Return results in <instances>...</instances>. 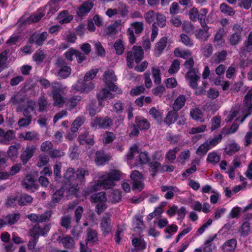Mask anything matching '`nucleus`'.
Returning a JSON list of instances; mask_svg holds the SVG:
<instances>
[{
	"label": "nucleus",
	"instance_id": "1",
	"mask_svg": "<svg viewBox=\"0 0 252 252\" xmlns=\"http://www.w3.org/2000/svg\"><path fill=\"white\" fill-rule=\"evenodd\" d=\"M88 175V171L82 168L78 169L76 173L73 168H68L64 175V188L71 194H75L78 190V185L85 182V177Z\"/></svg>",
	"mask_w": 252,
	"mask_h": 252
},
{
	"label": "nucleus",
	"instance_id": "2",
	"mask_svg": "<svg viewBox=\"0 0 252 252\" xmlns=\"http://www.w3.org/2000/svg\"><path fill=\"white\" fill-rule=\"evenodd\" d=\"M120 179V173L117 170L105 172L99 176V179L91 184L92 191H96L101 188L108 189L115 185L114 182Z\"/></svg>",
	"mask_w": 252,
	"mask_h": 252
},
{
	"label": "nucleus",
	"instance_id": "3",
	"mask_svg": "<svg viewBox=\"0 0 252 252\" xmlns=\"http://www.w3.org/2000/svg\"><path fill=\"white\" fill-rule=\"evenodd\" d=\"M149 159L147 153L146 152H139L135 145L129 148L126 155L127 162L131 168L146 164L148 162Z\"/></svg>",
	"mask_w": 252,
	"mask_h": 252
},
{
	"label": "nucleus",
	"instance_id": "4",
	"mask_svg": "<svg viewBox=\"0 0 252 252\" xmlns=\"http://www.w3.org/2000/svg\"><path fill=\"white\" fill-rule=\"evenodd\" d=\"M50 229V225L49 224H45L43 226H41L39 224L35 225L29 232L31 238L28 244V248L30 249H33L37 243L39 235L44 236L49 231Z\"/></svg>",
	"mask_w": 252,
	"mask_h": 252
},
{
	"label": "nucleus",
	"instance_id": "5",
	"mask_svg": "<svg viewBox=\"0 0 252 252\" xmlns=\"http://www.w3.org/2000/svg\"><path fill=\"white\" fill-rule=\"evenodd\" d=\"M51 87L54 105L58 107L63 106L65 100L61 93L63 94L66 91V87L59 82L52 83Z\"/></svg>",
	"mask_w": 252,
	"mask_h": 252
},
{
	"label": "nucleus",
	"instance_id": "6",
	"mask_svg": "<svg viewBox=\"0 0 252 252\" xmlns=\"http://www.w3.org/2000/svg\"><path fill=\"white\" fill-rule=\"evenodd\" d=\"M144 53L140 46H134L131 51L127 53L126 62L128 66L132 68L134 66V61L138 63L143 58Z\"/></svg>",
	"mask_w": 252,
	"mask_h": 252
},
{
	"label": "nucleus",
	"instance_id": "7",
	"mask_svg": "<svg viewBox=\"0 0 252 252\" xmlns=\"http://www.w3.org/2000/svg\"><path fill=\"white\" fill-rule=\"evenodd\" d=\"M94 88V83L91 81L88 82L78 81L76 84L72 86L71 92L75 93L77 92H80L83 93L88 94L93 90Z\"/></svg>",
	"mask_w": 252,
	"mask_h": 252
},
{
	"label": "nucleus",
	"instance_id": "8",
	"mask_svg": "<svg viewBox=\"0 0 252 252\" xmlns=\"http://www.w3.org/2000/svg\"><path fill=\"white\" fill-rule=\"evenodd\" d=\"M105 193L104 192H100L98 193H95L91 196L92 201L96 203V211L97 214H100L104 209L106 208L105 202L106 201Z\"/></svg>",
	"mask_w": 252,
	"mask_h": 252
},
{
	"label": "nucleus",
	"instance_id": "9",
	"mask_svg": "<svg viewBox=\"0 0 252 252\" xmlns=\"http://www.w3.org/2000/svg\"><path fill=\"white\" fill-rule=\"evenodd\" d=\"M207 13L208 10L206 8H202L199 12L196 8L193 7L189 11V15L192 21H196L198 20L200 23H203Z\"/></svg>",
	"mask_w": 252,
	"mask_h": 252
},
{
	"label": "nucleus",
	"instance_id": "10",
	"mask_svg": "<svg viewBox=\"0 0 252 252\" xmlns=\"http://www.w3.org/2000/svg\"><path fill=\"white\" fill-rule=\"evenodd\" d=\"M130 25L132 29L129 28L127 30V33L130 42L133 44L135 41V36L133 29L134 30L136 33H141L144 29V23L142 22H135L132 23Z\"/></svg>",
	"mask_w": 252,
	"mask_h": 252
},
{
	"label": "nucleus",
	"instance_id": "11",
	"mask_svg": "<svg viewBox=\"0 0 252 252\" xmlns=\"http://www.w3.org/2000/svg\"><path fill=\"white\" fill-rule=\"evenodd\" d=\"M132 181V189L138 191L141 190L144 188V183L142 175L137 170H134L130 175Z\"/></svg>",
	"mask_w": 252,
	"mask_h": 252
},
{
	"label": "nucleus",
	"instance_id": "12",
	"mask_svg": "<svg viewBox=\"0 0 252 252\" xmlns=\"http://www.w3.org/2000/svg\"><path fill=\"white\" fill-rule=\"evenodd\" d=\"M117 77L114 74L113 70L106 71L104 74V81L107 87L113 92L117 90V87L114 84V82L116 81Z\"/></svg>",
	"mask_w": 252,
	"mask_h": 252
},
{
	"label": "nucleus",
	"instance_id": "13",
	"mask_svg": "<svg viewBox=\"0 0 252 252\" xmlns=\"http://www.w3.org/2000/svg\"><path fill=\"white\" fill-rule=\"evenodd\" d=\"M113 123L112 120L107 117L104 118H96L91 122V126L95 128H107Z\"/></svg>",
	"mask_w": 252,
	"mask_h": 252
},
{
	"label": "nucleus",
	"instance_id": "14",
	"mask_svg": "<svg viewBox=\"0 0 252 252\" xmlns=\"http://www.w3.org/2000/svg\"><path fill=\"white\" fill-rule=\"evenodd\" d=\"M234 33L228 38L229 43L232 45H236L239 43L242 38V28L240 25H235L233 28Z\"/></svg>",
	"mask_w": 252,
	"mask_h": 252
},
{
	"label": "nucleus",
	"instance_id": "15",
	"mask_svg": "<svg viewBox=\"0 0 252 252\" xmlns=\"http://www.w3.org/2000/svg\"><path fill=\"white\" fill-rule=\"evenodd\" d=\"M36 148L35 146H27L23 150L20 158L23 164H26L29 159L33 156Z\"/></svg>",
	"mask_w": 252,
	"mask_h": 252
},
{
	"label": "nucleus",
	"instance_id": "16",
	"mask_svg": "<svg viewBox=\"0 0 252 252\" xmlns=\"http://www.w3.org/2000/svg\"><path fill=\"white\" fill-rule=\"evenodd\" d=\"M187 79L189 80V85L192 89H196L198 84L197 81L200 76L199 73L193 69L189 71L187 74Z\"/></svg>",
	"mask_w": 252,
	"mask_h": 252
},
{
	"label": "nucleus",
	"instance_id": "17",
	"mask_svg": "<svg viewBox=\"0 0 252 252\" xmlns=\"http://www.w3.org/2000/svg\"><path fill=\"white\" fill-rule=\"evenodd\" d=\"M114 97V94L105 88L101 90L97 95L99 104L101 106H104L106 104L107 99L112 98Z\"/></svg>",
	"mask_w": 252,
	"mask_h": 252
},
{
	"label": "nucleus",
	"instance_id": "18",
	"mask_svg": "<svg viewBox=\"0 0 252 252\" xmlns=\"http://www.w3.org/2000/svg\"><path fill=\"white\" fill-rule=\"evenodd\" d=\"M23 186L27 190L34 192L38 189V185L33 178L30 175L27 176L22 181Z\"/></svg>",
	"mask_w": 252,
	"mask_h": 252
},
{
	"label": "nucleus",
	"instance_id": "19",
	"mask_svg": "<svg viewBox=\"0 0 252 252\" xmlns=\"http://www.w3.org/2000/svg\"><path fill=\"white\" fill-rule=\"evenodd\" d=\"M111 216L109 213H107L101 219L100 227L103 233H108L111 230Z\"/></svg>",
	"mask_w": 252,
	"mask_h": 252
},
{
	"label": "nucleus",
	"instance_id": "20",
	"mask_svg": "<svg viewBox=\"0 0 252 252\" xmlns=\"http://www.w3.org/2000/svg\"><path fill=\"white\" fill-rule=\"evenodd\" d=\"M202 27V29L198 30L195 33V36L202 40H206L210 36V34L208 32V27L206 25L205 21L203 23H200Z\"/></svg>",
	"mask_w": 252,
	"mask_h": 252
},
{
	"label": "nucleus",
	"instance_id": "21",
	"mask_svg": "<svg viewBox=\"0 0 252 252\" xmlns=\"http://www.w3.org/2000/svg\"><path fill=\"white\" fill-rule=\"evenodd\" d=\"M161 190L162 192H166L164 197L166 199H171L174 196V194L179 191L178 189L175 186H162Z\"/></svg>",
	"mask_w": 252,
	"mask_h": 252
},
{
	"label": "nucleus",
	"instance_id": "22",
	"mask_svg": "<svg viewBox=\"0 0 252 252\" xmlns=\"http://www.w3.org/2000/svg\"><path fill=\"white\" fill-rule=\"evenodd\" d=\"M110 159V156L105 153L103 151H97L95 153L94 161L98 165H101L108 161Z\"/></svg>",
	"mask_w": 252,
	"mask_h": 252
},
{
	"label": "nucleus",
	"instance_id": "23",
	"mask_svg": "<svg viewBox=\"0 0 252 252\" xmlns=\"http://www.w3.org/2000/svg\"><path fill=\"white\" fill-rule=\"evenodd\" d=\"M23 114L25 117L32 116L36 115V103L33 101H29L28 102L27 107L23 111Z\"/></svg>",
	"mask_w": 252,
	"mask_h": 252
},
{
	"label": "nucleus",
	"instance_id": "24",
	"mask_svg": "<svg viewBox=\"0 0 252 252\" xmlns=\"http://www.w3.org/2000/svg\"><path fill=\"white\" fill-rule=\"evenodd\" d=\"M93 6V3L91 1L85 2L78 9L77 14L79 16H83L89 12Z\"/></svg>",
	"mask_w": 252,
	"mask_h": 252
},
{
	"label": "nucleus",
	"instance_id": "25",
	"mask_svg": "<svg viewBox=\"0 0 252 252\" xmlns=\"http://www.w3.org/2000/svg\"><path fill=\"white\" fill-rule=\"evenodd\" d=\"M135 124L140 130H145L149 128L150 125L147 119L142 117H136L135 121Z\"/></svg>",
	"mask_w": 252,
	"mask_h": 252
},
{
	"label": "nucleus",
	"instance_id": "26",
	"mask_svg": "<svg viewBox=\"0 0 252 252\" xmlns=\"http://www.w3.org/2000/svg\"><path fill=\"white\" fill-rule=\"evenodd\" d=\"M48 33L47 32H43L41 34H34L31 37V40L38 45H41L47 39Z\"/></svg>",
	"mask_w": 252,
	"mask_h": 252
},
{
	"label": "nucleus",
	"instance_id": "27",
	"mask_svg": "<svg viewBox=\"0 0 252 252\" xmlns=\"http://www.w3.org/2000/svg\"><path fill=\"white\" fill-rule=\"evenodd\" d=\"M190 115L191 117L197 122L203 123L204 121L203 114L198 108H194L190 110Z\"/></svg>",
	"mask_w": 252,
	"mask_h": 252
},
{
	"label": "nucleus",
	"instance_id": "28",
	"mask_svg": "<svg viewBox=\"0 0 252 252\" xmlns=\"http://www.w3.org/2000/svg\"><path fill=\"white\" fill-rule=\"evenodd\" d=\"M59 240H60V242H61L65 248H73L75 244L74 239L68 235L60 237Z\"/></svg>",
	"mask_w": 252,
	"mask_h": 252
},
{
	"label": "nucleus",
	"instance_id": "29",
	"mask_svg": "<svg viewBox=\"0 0 252 252\" xmlns=\"http://www.w3.org/2000/svg\"><path fill=\"white\" fill-rule=\"evenodd\" d=\"M225 32L223 28H220L218 30L214 37V42L217 45H220L224 43L223 37L225 34Z\"/></svg>",
	"mask_w": 252,
	"mask_h": 252
},
{
	"label": "nucleus",
	"instance_id": "30",
	"mask_svg": "<svg viewBox=\"0 0 252 252\" xmlns=\"http://www.w3.org/2000/svg\"><path fill=\"white\" fill-rule=\"evenodd\" d=\"M15 133L13 130H9L4 133L3 138L0 140L2 144L7 145L9 141L15 138Z\"/></svg>",
	"mask_w": 252,
	"mask_h": 252
},
{
	"label": "nucleus",
	"instance_id": "31",
	"mask_svg": "<svg viewBox=\"0 0 252 252\" xmlns=\"http://www.w3.org/2000/svg\"><path fill=\"white\" fill-rule=\"evenodd\" d=\"M19 138H22L25 140H37L39 139L38 134L35 131H28L25 133L19 134Z\"/></svg>",
	"mask_w": 252,
	"mask_h": 252
},
{
	"label": "nucleus",
	"instance_id": "32",
	"mask_svg": "<svg viewBox=\"0 0 252 252\" xmlns=\"http://www.w3.org/2000/svg\"><path fill=\"white\" fill-rule=\"evenodd\" d=\"M73 19L72 15L69 14L67 11L64 10L61 13L58 17V19L60 23H68Z\"/></svg>",
	"mask_w": 252,
	"mask_h": 252
},
{
	"label": "nucleus",
	"instance_id": "33",
	"mask_svg": "<svg viewBox=\"0 0 252 252\" xmlns=\"http://www.w3.org/2000/svg\"><path fill=\"white\" fill-rule=\"evenodd\" d=\"M149 170L152 173L153 176H154L156 173L158 171H164V169L162 167V166L158 161H153L151 162Z\"/></svg>",
	"mask_w": 252,
	"mask_h": 252
},
{
	"label": "nucleus",
	"instance_id": "34",
	"mask_svg": "<svg viewBox=\"0 0 252 252\" xmlns=\"http://www.w3.org/2000/svg\"><path fill=\"white\" fill-rule=\"evenodd\" d=\"M220 155L216 152L213 151L208 154L206 161L209 163L215 165L220 161Z\"/></svg>",
	"mask_w": 252,
	"mask_h": 252
},
{
	"label": "nucleus",
	"instance_id": "35",
	"mask_svg": "<svg viewBox=\"0 0 252 252\" xmlns=\"http://www.w3.org/2000/svg\"><path fill=\"white\" fill-rule=\"evenodd\" d=\"M186 97L184 95H179L175 100L173 104V109L178 111L181 109L185 105Z\"/></svg>",
	"mask_w": 252,
	"mask_h": 252
},
{
	"label": "nucleus",
	"instance_id": "36",
	"mask_svg": "<svg viewBox=\"0 0 252 252\" xmlns=\"http://www.w3.org/2000/svg\"><path fill=\"white\" fill-rule=\"evenodd\" d=\"M244 102L246 110H252V90H250L245 95Z\"/></svg>",
	"mask_w": 252,
	"mask_h": 252
},
{
	"label": "nucleus",
	"instance_id": "37",
	"mask_svg": "<svg viewBox=\"0 0 252 252\" xmlns=\"http://www.w3.org/2000/svg\"><path fill=\"white\" fill-rule=\"evenodd\" d=\"M33 200L32 197L27 194H22L18 199V204L20 205H28Z\"/></svg>",
	"mask_w": 252,
	"mask_h": 252
},
{
	"label": "nucleus",
	"instance_id": "38",
	"mask_svg": "<svg viewBox=\"0 0 252 252\" xmlns=\"http://www.w3.org/2000/svg\"><path fill=\"white\" fill-rule=\"evenodd\" d=\"M236 240L234 239H232L225 242L221 246V248L225 251H231L236 248Z\"/></svg>",
	"mask_w": 252,
	"mask_h": 252
},
{
	"label": "nucleus",
	"instance_id": "39",
	"mask_svg": "<svg viewBox=\"0 0 252 252\" xmlns=\"http://www.w3.org/2000/svg\"><path fill=\"white\" fill-rule=\"evenodd\" d=\"M174 55L176 57H179L185 59H187L191 56V52L189 50H183L178 48L174 50Z\"/></svg>",
	"mask_w": 252,
	"mask_h": 252
},
{
	"label": "nucleus",
	"instance_id": "40",
	"mask_svg": "<svg viewBox=\"0 0 252 252\" xmlns=\"http://www.w3.org/2000/svg\"><path fill=\"white\" fill-rule=\"evenodd\" d=\"M85 121L84 118L83 117H77L73 121L71 127V130L72 132H77L79 128L84 124Z\"/></svg>",
	"mask_w": 252,
	"mask_h": 252
},
{
	"label": "nucleus",
	"instance_id": "41",
	"mask_svg": "<svg viewBox=\"0 0 252 252\" xmlns=\"http://www.w3.org/2000/svg\"><path fill=\"white\" fill-rule=\"evenodd\" d=\"M226 56L225 51H221L215 54L212 58L213 63L218 64L220 62L224 61Z\"/></svg>",
	"mask_w": 252,
	"mask_h": 252
},
{
	"label": "nucleus",
	"instance_id": "42",
	"mask_svg": "<svg viewBox=\"0 0 252 252\" xmlns=\"http://www.w3.org/2000/svg\"><path fill=\"white\" fill-rule=\"evenodd\" d=\"M19 149V145L10 146L8 150V156L12 159H15L18 156V150Z\"/></svg>",
	"mask_w": 252,
	"mask_h": 252
},
{
	"label": "nucleus",
	"instance_id": "43",
	"mask_svg": "<svg viewBox=\"0 0 252 252\" xmlns=\"http://www.w3.org/2000/svg\"><path fill=\"white\" fill-rule=\"evenodd\" d=\"M223 135L224 134L221 132L218 135L215 136L213 139L206 141L211 149L220 142Z\"/></svg>",
	"mask_w": 252,
	"mask_h": 252
},
{
	"label": "nucleus",
	"instance_id": "44",
	"mask_svg": "<svg viewBox=\"0 0 252 252\" xmlns=\"http://www.w3.org/2000/svg\"><path fill=\"white\" fill-rule=\"evenodd\" d=\"M199 164V161L198 160H193L191 164V167L183 173V177H187L189 175L195 172L197 170L196 166Z\"/></svg>",
	"mask_w": 252,
	"mask_h": 252
},
{
	"label": "nucleus",
	"instance_id": "45",
	"mask_svg": "<svg viewBox=\"0 0 252 252\" xmlns=\"http://www.w3.org/2000/svg\"><path fill=\"white\" fill-rule=\"evenodd\" d=\"M44 15V10L43 9H40L29 17V21L32 22H37L39 21Z\"/></svg>",
	"mask_w": 252,
	"mask_h": 252
},
{
	"label": "nucleus",
	"instance_id": "46",
	"mask_svg": "<svg viewBox=\"0 0 252 252\" xmlns=\"http://www.w3.org/2000/svg\"><path fill=\"white\" fill-rule=\"evenodd\" d=\"M158 12L153 10H149L144 14V17L145 21L149 24L153 23L156 20Z\"/></svg>",
	"mask_w": 252,
	"mask_h": 252
},
{
	"label": "nucleus",
	"instance_id": "47",
	"mask_svg": "<svg viewBox=\"0 0 252 252\" xmlns=\"http://www.w3.org/2000/svg\"><path fill=\"white\" fill-rule=\"evenodd\" d=\"M210 149L211 148L206 141L197 148L196 154L199 156H204Z\"/></svg>",
	"mask_w": 252,
	"mask_h": 252
},
{
	"label": "nucleus",
	"instance_id": "48",
	"mask_svg": "<svg viewBox=\"0 0 252 252\" xmlns=\"http://www.w3.org/2000/svg\"><path fill=\"white\" fill-rule=\"evenodd\" d=\"M39 106L38 110L39 112L46 111L48 107L50 105L47 99L44 97H41L38 100Z\"/></svg>",
	"mask_w": 252,
	"mask_h": 252
},
{
	"label": "nucleus",
	"instance_id": "49",
	"mask_svg": "<svg viewBox=\"0 0 252 252\" xmlns=\"http://www.w3.org/2000/svg\"><path fill=\"white\" fill-rule=\"evenodd\" d=\"M20 214L19 213H14L10 214L7 216L5 218V221H6V224H13L15 223L20 218Z\"/></svg>",
	"mask_w": 252,
	"mask_h": 252
},
{
	"label": "nucleus",
	"instance_id": "50",
	"mask_svg": "<svg viewBox=\"0 0 252 252\" xmlns=\"http://www.w3.org/2000/svg\"><path fill=\"white\" fill-rule=\"evenodd\" d=\"M178 114L175 112H169L164 120V122L168 125H170L174 123L177 118Z\"/></svg>",
	"mask_w": 252,
	"mask_h": 252
},
{
	"label": "nucleus",
	"instance_id": "51",
	"mask_svg": "<svg viewBox=\"0 0 252 252\" xmlns=\"http://www.w3.org/2000/svg\"><path fill=\"white\" fill-rule=\"evenodd\" d=\"M64 188H62L57 190L53 195L52 201L53 203L59 202L63 197Z\"/></svg>",
	"mask_w": 252,
	"mask_h": 252
},
{
	"label": "nucleus",
	"instance_id": "52",
	"mask_svg": "<svg viewBox=\"0 0 252 252\" xmlns=\"http://www.w3.org/2000/svg\"><path fill=\"white\" fill-rule=\"evenodd\" d=\"M71 68L67 66L62 67L59 71L58 76L62 78H66L69 76L71 73Z\"/></svg>",
	"mask_w": 252,
	"mask_h": 252
},
{
	"label": "nucleus",
	"instance_id": "53",
	"mask_svg": "<svg viewBox=\"0 0 252 252\" xmlns=\"http://www.w3.org/2000/svg\"><path fill=\"white\" fill-rule=\"evenodd\" d=\"M115 135L112 132L109 131H106L104 134L102 142L104 145L109 144L115 139Z\"/></svg>",
	"mask_w": 252,
	"mask_h": 252
},
{
	"label": "nucleus",
	"instance_id": "54",
	"mask_svg": "<svg viewBox=\"0 0 252 252\" xmlns=\"http://www.w3.org/2000/svg\"><path fill=\"white\" fill-rule=\"evenodd\" d=\"M47 6L49 7V11L47 12V15H52L59 10L60 6L58 2L52 0L50 3Z\"/></svg>",
	"mask_w": 252,
	"mask_h": 252
},
{
	"label": "nucleus",
	"instance_id": "55",
	"mask_svg": "<svg viewBox=\"0 0 252 252\" xmlns=\"http://www.w3.org/2000/svg\"><path fill=\"white\" fill-rule=\"evenodd\" d=\"M178 229V226L175 224H173L168 226L165 230V232L168 234L165 237L166 238L170 239L172 235L177 232Z\"/></svg>",
	"mask_w": 252,
	"mask_h": 252
},
{
	"label": "nucleus",
	"instance_id": "56",
	"mask_svg": "<svg viewBox=\"0 0 252 252\" xmlns=\"http://www.w3.org/2000/svg\"><path fill=\"white\" fill-rule=\"evenodd\" d=\"M179 147H175L172 149H170L166 155V157L168 160L171 162L173 161L176 158V154L179 151Z\"/></svg>",
	"mask_w": 252,
	"mask_h": 252
},
{
	"label": "nucleus",
	"instance_id": "57",
	"mask_svg": "<svg viewBox=\"0 0 252 252\" xmlns=\"http://www.w3.org/2000/svg\"><path fill=\"white\" fill-rule=\"evenodd\" d=\"M98 72V69L94 68L87 72L84 78L85 82H89L90 81L93 80L95 77Z\"/></svg>",
	"mask_w": 252,
	"mask_h": 252
},
{
	"label": "nucleus",
	"instance_id": "58",
	"mask_svg": "<svg viewBox=\"0 0 252 252\" xmlns=\"http://www.w3.org/2000/svg\"><path fill=\"white\" fill-rule=\"evenodd\" d=\"M167 38L162 37L161 38L158 42L157 44L155 50L158 52V53L160 54L163 50L165 48L167 43Z\"/></svg>",
	"mask_w": 252,
	"mask_h": 252
},
{
	"label": "nucleus",
	"instance_id": "59",
	"mask_svg": "<svg viewBox=\"0 0 252 252\" xmlns=\"http://www.w3.org/2000/svg\"><path fill=\"white\" fill-rule=\"evenodd\" d=\"M220 9L221 12L227 14L229 16L233 15L235 13V11L232 8L229 7L225 3H222L220 4Z\"/></svg>",
	"mask_w": 252,
	"mask_h": 252
},
{
	"label": "nucleus",
	"instance_id": "60",
	"mask_svg": "<svg viewBox=\"0 0 252 252\" xmlns=\"http://www.w3.org/2000/svg\"><path fill=\"white\" fill-rule=\"evenodd\" d=\"M156 20H157L156 25L159 27L163 28L166 25V17L164 15L158 12Z\"/></svg>",
	"mask_w": 252,
	"mask_h": 252
},
{
	"label": "nucleus",
	"instance_id": "61",
	"mask_svg": "<svg viewBox=\"0 0 252 252\" xmlns=\"http://www.w3.org/2000/svg\"><path fill=\"white\" fill-rule=\"evenodd\" d=\"M97 240V233L95 230L89 229L87 232V243H94Z\"/></svg>",
	"mask_w": 252,
	"mask_h": 252
},
{
	"label": "nucleus",
	"instance_id": "62",
	"mask_svg": "<svg viewBox=\"0 0 252 252\" xmlns=\"http://www.w3.org/2000/svg\"><path fill=\"white\" fill-rule=\"evenodd\" d=\"M80 100L81 96L79 95L70 98L67 102V106L70 109H72L75 107Z\"/></svg>",
	"mask_w": 252,
	"mask_h": 252
},
{
	"label": "nucleus",
	"instance_id": "63",
	"mask_svg": "<svg viewBox=\"0 0 252 252\" xmlns=\"http://www.w3.org/2000/svg\"><path fill=\"white\" fill-rule=\"evenodd\" d=\"M114 47L117 54L122 55L123 54L125 48L122 40H117L114 43Z\"/></svg>",
	"mask_w": 252,
	"mask_h": 252
},
{
	"label": "nucleus",
	"instance_id": "64",
	"mask_svg": "<svg viewBox=\"0 0 252 252\" xmlns=\"http://www.w3.org/2000/svg\"><path fill=\"white\" fill-rule=\"evenodd\" d=\"M180 68V62L177 60H174L172 62L169 70L168 72L171 74L176 73L178 71Z\"/></svg>",
	"mask_w": 252,
	"mask_h": 252
}]
</instances>
